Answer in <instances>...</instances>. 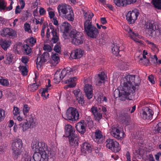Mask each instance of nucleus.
Instances as JSON below:
<instances>
[{"label": "nucleus", "instance_id": "f257e3e1", "mask_svg": "<svg viewBox=\"0 0 161 161\" xmlns=\"http://www.w3.org/2000/svg\"><path fill=\"white\" fill-rule=\"evenodd\" d=\"M32 148L35 152L33 157L29 155L28 151L25 150L22 154L21 161H48L49 159L56 158V151L49 150L47 145L43 142L33 144Z\"/></svg>", "mask_w": 161, "mask_h": 161}, {"label": "nucleus", "instance_id": "f03ea898", "mask_svg": "<svg viewBox=\"0 0 161 161\" xmlns=\"http://www.w3.org/2000/svg\"><path fill=\"white\" fill-rule=\"evenodd\" d=\"M139 83V82L136 81L135 75H128L125 76L123 79V82H121V84L123 85V89L120 91L115 90L114 92V96L116 95L120 100H125L127 96L135 92L136 86H138Z\"/></svg>", "mask_w": 161, "mask_h": 161}, {"label": "nucleus", "instance_id": "7ed1b4c3", "mask_svg": "<svg viewBox=\"0 0 161 161\" xmlns=\"http://www.w3.org/2000/svg\"><path fill=\"white\" fill-rule=\"evenodd\" d=\"M147 28L149 37L154 38L157 41L161 40V25L156 23L151 22L147 24Z\"/></svg>", "mask_w": 161, "mask_h": 161}, {"label": "nucleus", "instance_id": "20e7f679", "mask_svg": "<svg viewBox=\"0 0 161 161\" xmlns=\"http://www.w3.org/2000/svg\"><path fill=\"white\" fill-rule=\"evenodd\" d=\"M35 124L34 119L30 115L26 117V120L23 122L19 123L18 126L16 125V123H15L13 127V130L14 132H16L19 129L21 131L24 132L30 128L31 126L32 127L34 126Z\"/></svg>", "mask_w": 161, "mask_h": 161}, {"label": "nucleus", "instance_id": "39448f33", "mask_svg": "<svg viewBox=\"0 0 161 161\" xmlns=\"http://www.w3.org/2000/svg\"><path fill=\"white\" fill-rule=\"evenodd\" d=\"M84 26V30L88 36L92 38H97L99 33V31L90 21L85 22Z\"/></svg>", "mask_w": 161, "mask_h": 161}, {"label": "nucleus", "instance_id": "423d86ee", "mask_svg": "<svg viewBox=\"0 0 161 161\" xmlns=\"http://www.w3.org/2000/svg\"><path fill=\"white\" fill-rule=\"evenodd\" d=\"M70 36L72 38V42L73 44L76 45H79L83 43L84 38L81 33L73 30L71 32Z\"/></svg>", "mask_w": 161, "mask_h": 161}, {"label": "nucleus", "instance_id": "0eeeda50", "mask_svg": "<svg viewBox=\"0 0 161 161\" xmlns=\"http://www.w3.org/2000/svg\"><path fill=\"white\" fill-rule=\"evenodd\" d=\"M51 30V35L49 29L48 28L46 34V37L48 40L51 39V42L54 43H57L59 39V34L57 32V29L51 25L50 27Z\"/></svg>", "mask_w": 161, "mask_h": 161}, {"label": "nucleus", "instance_id": "6e6552de", "mask_svg": "<svg viewBox=\"0 0 161 161\" xmlns=\"http://www.w3.org/2000/svg\"><path fill=\"white\" fill-rule=\"evenodd\" d=\"M92 113L93 114L95 119L97 121H99L102 118V112L103 114H106L107 109L105 106H99L98 109H97L96 107L93 106L91 109Z\"/></svg>", "mask_w": 161, "mask_h": 161}, {"label": "nucleus", "instance_id": "1a4fd4ad", "mask_svg": "<svg viewBox=\"0 0 161 161\" xmlns=\"http://www.w3.org/2000/svg\"><path fill=\"white\" fill-rule=\"evenodd\" d=\"M66 119L75 121L78 120L79 118V114L76 108L70 107L68 108L66 112Z\"/></svg>", "mask_w": 161, "mask_h": 161}, {"label": "nucleus", "instance_id": "9d476101", "mask_svg": "<svg viewBox=\"0 0 161 161\" xmlns=\"http://www.w3.org/2000/svg\"><path fill=\"white\" fill-rule=\"evenodd\" d=\"M105 144L106 147L114 153L118 152L121 149L119 143L114 139H107Z\"/></svg>", "mask_w": 161, "mask_h": 161}, {"label": "nucleus", "instance_id": "9b49d317", "mask_svg": "<svg viewBox=\"0 0 161 161\" xmlns=\"http://www.w3.org/2000/svg\"><path fill=\"white\" fill-rule=\"evenodd\" d=\"M23 143L21 140L18 139L13 143V156L15 160L18 159L21 153V149L23 147Z\"/></svg>", "mask_w": 161, "mask_h": 161}, {"label": "nucleus", "instance_id": "f8f14e48", "mask_svg": "<svg viewBox=\"0 0 161 161\" xmlns=\"http://www.w3.org/2000/svg\"><path fill=\"white\" fill-rule=\"evenodd\" d=\"M139 13L137 9L129 11L126 15V19L130 24H133L137 19Z\"/></svg>", "mask_w": 161, "mask_h": 161}, {"label": "nucleus", "instance_id": "ddd939ff", "mask_svg": "<svg viewBox=\"0 0 161 161\" xmlns=\"http://www.w3.org/2000/svg\"><path fill=\"white\" fill-rule=\"evenodd\" d=\"M111 129V134L114 138L121 139L123 137L124 134L122 132L121 128L117 125L112 126Z\"/></svg>", "mask_w": 161, "mask_h": 161}, {"label": "nucleus", "instance_id": "4468645a", "mask_svg": "<svg viewBox=\"0 0 161 161\" xmlns=\"http://www.w3.org/2000/svg\"><path fill=\"white\" fill-rule=\"evenodd\" d=\"M153 114L152 109L148 107H145L142 108L140 115L143 119H152Z\"/></svg>", "mask_w": 161, "mask_h": 161}, {"label": "nucleus", "instance_id": "2eb2a0df", "mask_svg": "<svg viewBox=\"0 0 161 161\" xmlns=\"http://www.w3.org/2000/svg\"><path fill=\"white\" fill-rule=\"evenodd\" d=\"M71 9L70 6L65 3H61L57 7L59 15L61 17L67 14Z\"/></svg>", "mask_w": 161, "mask_h": 161}, {"label": "nucleus", "instance_id": "dca6fc26", "mask_svg": "<svg viewBox=\"0 0 161 161\" xmlns=\"http://www.w3.org/2000/svg\"><path fill=\"white\" fill-rule=\"evenodd\" d=\"M2 36L9 37H11L13 38L16 36V32L12 29L8 28H5L2 30L1 32Z\"/></svg>", "mask_w": 161, "mask_h": 161}, {"label": "nucleus", "instance_id": "f3484780", "mask_svg": "<svg viewBox=\"0 0 161 161\" xmlns=\"http://www.w3.org/2000/svg\"><path fill=\"white\" fill-rule=\"evenodd\" d=\"M115 4L119 7L126 6L127 5L135 3L136 0H113Z\"/></svg>", "mask_w": 161, "mask_h": 161}, {"label": "nucleus", "instance_id": "a211bd4d", "mask_svg": "<svg viewBox=\"0 0 161 161\" xmlns=\"http://www.w3.org/2000/svg\"><path fill=\"white\" fill-rule=\"evenodd\" d=\"M84 91L88 99L89 100L92 98L93 95V89L92 85L86 84L84 87Z\"/></svg>", "mask_w": 161, "mask_h": 161}, {"label": "nucleus", "instance_id": "6ab92c4d", "mask_svg": "<svg viewBox=\"0 0 161 161\" xmlns=\"http://www.w3.org/2000/svg\"><path fill=\"white\" fill-rule=\"evenodd\" d=\"M70 145L73 147H77L79 142V137L77 134L68 137Z\"/></svg>", "mask_w": 161, "mask_h": 161}, {"label": "nucleus", "instance_id": "aec40b11", "mask_svg": "<svg viewBox=\"0 0 161 161\" xmlns=\"http://www.w3.org/2000/svg\"><path fill=\"white\" fill-rule=\"evenodd\" d=\"M49 55L47 52H44L41 56H38L36 59V64L39 65H42L43 63L47 62L49 59Z\"/></svg>", "mask_w": 161, "mask_h": 161}, {"label": "nucleus", "instance_id": "412c9836", "mask_svg": "<svg viewBox=\"0 0 161 161\" xmlns=\"http://www.w3.org/2000/svg\"><path fill=\"white\" fill-rule=\"evenodd\" d=\"M86 125L85 121L82 120L76 124L75 128L78 132L83 134L86 132Z\"/></svg>", "mask_w": 161, "mask_h": 161}, {"label": "nucleus", "instance_id": "4be33fe9", "mask_svg": "<svg viewBox=\"0 0 161 161\" xmlns=\"http://www.w3.org/2000/svg\"><path fill=\"white\" fill-rule=\"evenodd\" d=\"M65 132L66 137H69L76 135L74 127L70 125H67L65 126Z\"/></svg>", "mask_w": 161, "mask_h": 161}, {"label": "nucleus", "instance_id": "5701e85b", "mask_svg": "<svg viewBox=\"0 0 161 161\" xmlns=\"http://www.w3.org/2000/svg\"><path fill=\"white\" fill-rule=\"evenodd\" d=\"M11 44V41L9 39L0 40V45L1 47L5 51H6L9 48Z\"/></svg>", "mask_w": 161, "mask_h": 161}, {"label": "nucleus", "instance_id": "b1692460", "mask_svg": "<svg viewBox=\"0 0 161 161\" xmlns=\"http://www.w3.org/2000/svg\"><path fill=\"white\" fill-rule=\"evenodd\" d=\"M81 152L83 154H86V152L90 153L92 151L91 145L89 143L85 142L83 143L81 147Z\"/></svg>", "mask_w": 161, "mask_h": 161}, {"label": "nucleus", "instance_id": "393cba45", "mask_svg": "<svg viewBox=\"0 0 161 161\" xmlns=\"http://www.w3.org/2000/svg\"><path fill=\"white\" fill-rule=\"evenodd\" d=\"M127 29H126V31H127L129 34V36L130 38L134 40V41L138 42L136 37L140 38V36L136 32L133 31L128 26H127Z\"/></svg>", "mask_w": 161, "mask_h": 161}, {"label": "nucleus", "instance_id": "a878e982", "mask_svg": "<svg viewBox=\"0 0 161 161\" xmlns=\"http://www.w3.org/2000/svg\"><path fill=\"white\" fill-rule=\"evenodd\" d=\"M76 70V67L71 68L69 67H67L66 69H64L61 71L62 74L65 77L67 75H70L75 73V70Z\"/></svg>", "mask_w": 161, "mask_h": 161}, {"label": "nucleus", "instance_id": "bb28decb", "mask_svg": "<svg viewBox=\"0 0 161 161\" xmlns=\"http://www.w3.org/2000/svg\"><path fill=\"white\" fill-rule=\"evenodd\" d=\"M64 76L62 74L61 72L60 73L59 71H57L55 74L53 80L54 82L56 84H58L60 81L64 77Z\"/></svg>", "mask_w": 161, "mask_h": 161}, {"label": "nucleus", "instance_id": "cd10ccee", "mask_svg": "<svg viewBox=\"0 0 161 161\" xmlns=\"http://www.w3.org/2000/svg\"><path fill=\"white\" fill-rule=\"evenodd\" d=\"M70 26V25L68 22H64L60 26L61 31L64 33H69Z\"/></svg>", "mask_w": 161, "mask_h": 161}, {"label": "nucleus", "instance_id": "c85d7f7f", "mask_svg": "<svg viewBox=\"0 0 161 161\" xmlns=\"http://www.w3.org/2000/svg\"><path fill=\"white\" fill-rule=\"evenodd\" d=\"M112 53L113 54L117 56H121V52H122V49H121L119 45H114L112 48Z\"/></svg>", "mask_w": 161, "mask_h": 161}, {"label": "nucleus", "instance_id": "c756f323", "mask_svg": "<svg viewBox=\"0 0 161 161\" xmlns=\"http://www.w3.org/2000/svg\"><path fill=\"white\" fill-rule=\"evenodd\" d=\"M63 17L70 21H73L74 19V13L71 9L68 11L67 14H65Z\"/></svg>", "mask_w": 161, "mask_h": 161}, {"label": "nucleus", "instance_id": "7c9ffc66", "mask_svg": "<svg viewBox=\"0 0 161 161\" xmlns=\"http://www.w3.org/2000/svg\"><path fill=\"white\" fill-rule=\"evenodd\" d=\"M83 51L81 49H76L74 51V58L77 59L81 58L83 56Z\"/></svg>", "mask_w": 161, "mask_h": 161}, {"label": "nucleus", "instance_id": "2f4dec72", "mask_svg": "<svg viewBox=\"0 0 161 161\" xmlns=\"http://www.w3.org/2000/svg\"><path fill=\"white\" fill-rule=\"evenodd\" d=\"M5 59L6 60L4 61L5 63L7 64H10V63L13 61V55L10 53L7 54L5 56Z\"/></svg>", "mask_w": 161, "mask_h": 161}, {"label": "nucleus", "instance_id": "473e14b6", "mask_svg": "<svg viewBox=\"0 0 161 161\" xmlns=\"http://www.w3.org/2000/svg\"><path fill=\"white\" fill-rule=\"evenodd\" d=\"M48 88H45L40 90L39 93L41 94L42 97H44L46 98L48 97L49 94L48 93Z\"/></svg>", "mask_w": 161, "mask_h": 161}, {"label": "nucleus", "instance_id": "72a5a7b5", "mask_svg": "<svg viewBox=\"0 0 161 161\" xmlns=\"http://www.w3.org/2000/svg\"><path fill=\"white\" fill-rule=\"evenodd\" d=\"M94 15V14L90 12L86 13L84 15V18L86 19L85 22L89 21L92 23V19Z\"/></svg>", "mask_w": 161, "mask_h": 161}, {"label": "nucleus", "instance_id": "f704fd0d", "mask_svg": "<svg viewBox=\"0 0 161 161\" xmlns=\"http://www.w3.org/2000/svg\"><path fill=\"white\" fill-rule=\"evenodd\" d=\"M76 100L78 101V103L81 104V105L83 107H85L86 104L85 102V100L84 99V95L80 96L79 97H77L76 98Z\"/></svg>", "mask_w": 161, "mask_h": 161}, {"label": "nucleus", "instance_id": "c9c22d12", "mask_svg": "<svg viewBox=\"0 0 161 161\" xmlns=\"http://www.w3.org/2000/svg\"><path fill=\"white\" fill-rule=\"evenodd\" d=\"M153 131L155 133H161V122H159L157 124L156 126H154L153 128Z\"/></svg>", "mask_w": 161, "mask_h": 161}, {"label": "nucleus", "instance_id": "e433bc0d", "mask_svg": "<svg viewBox=\"0 0 161 161\" xmlns=\"http://www.w3.org/2000/svg\"><path fill=\"white\" fill-rule=\"evenodd\" d=\"M154 7L158 9H161V0H152Z\"/></svg>", "mask_w": 161, "mask_h": 161}, {"label": "nucleus", "instance_id": "4c0bfd02", "mask_svg": "<svg viewBox=\"0 0 161 161\" xmlns=\"http://www.w3.org/2000/svg\"><path fill=\"white\" fill-rule=\"evenodd\" d=\"M0 84L4 86H8L9 85L8 80L4 78L2 76H0Z\"/></svg>", "mask_w": 161, "mask_h": 161}, {"label": "nucleus", "instance_id": "58836bf2", "mask_svg": "<svg viewBox=\"0 0 161 161\" xmlns=\"http://www.w3.org/2000/svg\"><path fill=\"white\" fill-rule=\"evenodd\" d=\"M30 107L27 104H25L24 105L23 108V111L24 115L26 117L29 114V111L30 110Z\"/></svg>", "mask_w": 161, "mask_h": 161}, {"label": "nucleus", "instance_id": "ea45409f", "mask_svg": "<svg viewBox=\"0 0 161 161\" xmlns=\"http://www.w3.org/2000/svg\"><path fill=\"white\" fill-rule=\"evenodd\" d=\"M24 53L27 55L29 54L31 51V48L27 44L24 45L23 46Z\"/></svg>", "mask_w": 161, "mask_h": 161}, {"label": "nucleus", "instance_id": "a19ab883", "mask_svg": "<svg viewBox=\"0 0 161 161\" xmlns=\"http://www.w3.org/2000/svg\"><path fill=\"white\" fill-rule=\"evenodd\" d=\"M13 117H16L17 115H20V112L19 111V109L17 107L14 106L13 107Z\"/></svg>", "mask_w": 161, "mask_h": 161}, {"label": "nucleus", "instance_id": "79ce46f5", "mask_svg": "<svg viewBox=\"0 0 161 161\" xmlns=\"http://www.w3.org/2000/svg\"><path fill=\"white\" fill-rule=\"evenodd\" d=\"M40 84H37L36 83H33L30 85L29 87L30 90L31 91L34 92L38 88Z\"/></svg>", "mask_w": 161, "mask_h": 161}, {"label": "nucleus", "instance_id": "37998d69", "mask_svg": "<svg viewBox=\"0 0 161 161\" xmlns=\"http://www.w3.org/2000/svg\"><path fill=\"white\" fill-rule=\"evenodd\" d=\"M52 61L54 62V63L57 64L58 63V60L59 58L58 54L56 53H54L52 55Z\"/></svg>", "mask_w": 161, "mask_h": 161}, {"label": "nucleus", "instance_id": "c03bdc74", "mask_svg": "<svg viewBox=\"0 0 161 161\" xmlns=\"http://www.w3.org/2000/svg\"><path fill=\"white\" fill-rule=\"evenodd\" d=\"M7 5V3L4 0H0V11L5 9Z\"/></svg>", "mask_w": 161, "mask_h": 161}, {"label": "nucleus", "instance_id": "a18cd8bd", "mask_svg": "<svg viewBox=\"0 0 161 161\" xmlns=\"http://www.w3.org/2000/svg\"><path fill=\"white\" fill-rule=\"evenodd\" d=\"M104 74V72H103L98 75V76L99 79L98 81V83L99 84L103 83L104 81L105 80Z\"/></svg>", "mask_w": 161, "mask_h": 161}, {"label": "nucleus", "instance_id": "49530a36", "mask_svg": "<svg viewBox=\"0 0 161 161\" xmlns=\"http://www.w3.org/2000/svg\"><path fill=\"white\" fill-rule=\"evenodd\" d=\"M24 28L25 31L30 33H32V31L31 29L30 25L27 23H25L24 25Z\"/></svg>", "mask_w": 161, "mask_h": 161}, {"label": "nucleus", "instance_id": "de8ad7c7", "mask_svg": "<svg viewBox=\"0 0 161 161\" xmlns=\"http://www.w3.org/2000/svg\"><path fill=\"white\" fill-rule=\"evenodd\" d=\"M73 92L76 98H77V97H79L81 95L82 96L83 95L80 92V90L79 89L74 90Z\"/></svg>", "mask_w": 161, "mask_h": 161}, {"label": "nucleus", "instance_id": "09e8293b", "mask_svg": "<svg viewBox=\"0 0 161 161\" xmlns=\"http://www.w3.org/2000/svg\"><path fill=\"white\" fill-rule=\"evenodd\" d=\"M95 136L97 139H100L103 136L102 132L99 130H96Z\"/></svg>", "mask_w": 161, "mask_h": 161}, {"label": "nucleus", "instance_id": "8fccbe9b", "mask_svg": "<svg viewBox=\"0 0 161 161\" xmlns=\"http://www.w3.org/2000/svg\"><path fill=\"white\" fill-rule=\"evenodd\" d=\"M5 112L4 110L0 108V122L2 121L5 117Z\"/></svg>", "mask_w": 161, "mask_h": 161}, {"label": "nucleus", "instance_id": "3c124183", "mask_svg": "<svg viewBox=\"0 0 161 161\" xmlns=\"http://www.w3.org/2000/svg\"><path fill=\"white\" fill-rule=\"evenodd\" d=\"M27 42L29 43L30 45L32 46L36 42V40L35 38L31 37L27 40Z\"/></svg>", "mask_w": 161, "mask_h": 161}, {"label": "nucleus", "instance_id": "603ef678", "mask_svg": "<svg viewBox=\"0 0 161 161\" xmlns=\"http://www.w3.org/2000/svg\"><path fill=\"white\" fill-rule=\"evenodd\" d=\"M20 70L22 72V74L24 76H25L27 75V69L26 67L22 66L20 69Z\"/></svg>", "mask_w": 161, "mask_h": 161}, {"label": "nucleus", "instance_id": "864d4df0", "mask_svg": "<svg viewBox=\"0 0 161 161\" xmlns=\"http://www.w3.org/2000/svg\"><path fill=\"white\" fill-rule=\"evenodd\" d=\"M77 79V77H76L70 78L69 79L65 80V84H67L70 82H71V83L74 82L76 81Z\"/></svg>", "mask_w": 161, "mask_h": 161}, {"label": "nucleus", "instance_id": "5fc2aeb1", "mask_svg": "<svg viewBox=\"0 0 161 161\" xmlns=\"http://www.w3.org/2000/svg\"><path fill=\"white\" fill-rule=\"evenodd\" d=\"M61 47L60 46L58 45V44H56L54 47V50L56 52L58 53H59L61 52Z\"/></svg>", "mask_w": 161, "mask_h": 161}, {"label": "nucleus", "instance_id": "6e6d98bb", "mask_svg": "<svg viewBox=\"0 0 161 161\" xmlns=\"http://www.w3.org/2000/svg\"><path fill=\"white\" fill-rule=\"evenodd\" d=\"M76 85V83L75 82L70 83L68 85L65 86L64 88L65 89H67L68 88H73L75 87Z\"/></svg>", "mask_w": 161, "mask_h": 161}, {"label": "nucleus", "instance_id": "4d7b16f0", "mask_svg": "<svg viewBox=\"0 0 161 161\" xmlns=\"http://www.w3.org/2000/svg\"><path fill=\"white\" fill-rule=\"evenodd\" d=\"M43 49L45 51H47L48 52H50L51 51L52 49L50 45H45L44 46Z\"/></svg>", "mask_w": 161, "mask_h": 161}, {"label": "nucleus", "instance_id": "13d9d810", "mask_svg": "<svg viewBox=\"0 0 161 161\" xmlns=\"http://www.w3.org/2000/svg\"><path fill=\"white\" fill-rule=\"evenodd\" d=\"M20 4V8L21 9H23L25 5V3L24 0H19Z\"/></svg>", "mask_w": 161, "mask_h": 161}, {"label": "nucleus", "instance_id": "bf43d9fd", "mask_svg": "<svg viewBox=\"0 0 161 161\" xmlns=\"http://www.w3.org/2000/svg\"><path fill=\"white\" fill-rule=\"evenodd\" d=\"M39 12L40 15H43L45 14L46 13V11L43 8H40Z\"/></svg>", "mask_w": 161, "mask_h": 161}, {"label": "nucleus", "instance_id": "052dcab7", "mask_svg": "<svg viewBox=\"0 0 161 161\" xmlns=\"http://www.w3.org/2000/svg\"><path fill=\"white\" fill-rule=\"evenodd\" d=\"M20 7L19 5H18L16 7V8L15 10V14H18L20 13L21 12Z\"/></svg>", "mask_w": 161, "mask_h": 161}, {"label": "nucleus", "instance_id": "680f3d73", "mask_svg": "<svg viewBox=\"0 0 161 161\" xmlns=\"http://www.w3.org/2000/svg\"><path fill=\"white\" fill-rule=\"evenodd\" d=\"M148 79L149 81L152 84L155 83V81L154 80L153 77L152 75H150L148 76Z\"/></svg>", "mask_w": 161, "mask_h": 161}, {"label": "nucleus", "instance_id": "e2e57ef3", "mask_svg": "<svg viewBox=\"0 0 161 161\" xmlns=\"http://www.w3.org/2000/svg\"><path fill=\"white\" fill-rule=\"evenodd\" d=\"M49 17L50 19H52L54 18L55 15V14L53 11L49 12L48 13Z\"/></svg>", "mask_w": 161, "mask_h": 161}, {"label": "nucleus", "instance_id": "0e129e2a", "mask_svg": "<svg viewBox=\"0 0 161 161\" xmlns=\"http://www.w3.org/2000/svg\"><path fill=\"white\" fill-rule=\"evenodd\" d=\"M22 62L25 64H27L29 61L27 57H22L21 58Z\"/></svg>", "mask_w": 161, "mask_h": 161}, {"label": "nucleus", "instance_id": "69168bd1", "mask_svg": "<svg viewBox=\"0 0 161 161\" xmlns=\"http://www.w3.org/2000/svg\"><path fill=\"white\" fill-rule=\"evenodd\" d=\"M101 23L103 25H104L107 23L106 19L105 17H102L100 19Z\"/></svg>", "mask_w": 161, "mask_h": 161}, {"label": "nucleus", "instance_id": "338daca9", "mask_svg": "<svg viewBox=\"0 0 161 161\" xmlns=\"http://www.w3.org/2000/svg\"><path fill=\"white\" fill-rule=\"evenodd\" d=\"M14 119H17L19 121H21L22 120L23 118L22 117H20L19 115H17V116H16V117H13Z\"/></svg>", "mask_w": 161, "mask_h": 161}, {"label": "nucleus", "instance_id": "774afa93", "mask_svg": "<svg viewBox=\"0 0 161 161\" xmlns=\"http://www.w3.org/2000/svg\"><path fill=\"white\" fill-rule=\"evenodd\" d=\"M5 152V147L4 146H0V154L3 153Z\"/></svg>", "mask_w": 161, "mask_h": 161}]
</instances>
